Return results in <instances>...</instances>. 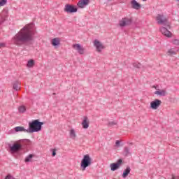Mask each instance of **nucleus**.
<instances>
[{
    "instance_id": "f257e3e1",
    "label": "nucleus",
    "mask_w": 179,
    "mask_h": 179,
    "mask_svg": "<svg viewBox=\"0 0 179 179\" xmlns=\"http://www.w3.org/2000/svg\"><path fill=\"white\" fill-rule=\"evenodd\" d=\"M34 24H29L24 27L18 33L12 38L13 44L15 45H31L34 41Z\"/></svg>"
},
{
    "instance_id": "f03ea898",
    "label": "nucleus",
    "mask_w": 179,
    "mask_h": 179,
    "mask_svg": "<svg viewBox=\"0 0 179 179\" xmlns=\"http://www.w3.org/2000/svg\"><path fill=\"white\" fill-rule=\"evenodd\" d=\"M44 125V122H40L39 120H35L29 122V128L27 129L28 134H33L34 132H39Z\"/></svg>"
},
{
    "instance_id": "7ed1b4c3",
    "label": "nucleus",
    "mask_w": 179,
    "mask_h": 179,
    "mask_svg": "<svg viewBox=\"0 0 179 179\" xmlns=\"http://www.w3.org/2000/svg\"><path fill=\"white\" fill-rule=\"evenodd\" d=\"M22 143L29 145V143H31V141L29 139L20 140L18 143H14L13 146L10 145V150L11 152H19V150H22V148H23V144Z\"/></svg>"
},
{
    "instance_id": "20e7f679",
    "label": "nucleus",
    "mask_w": 179,
    "mask_h": 179,
    "mask_svg": "<svg viewBox=\"0 0 179 179\" xmlns=\"http://www.w3.org/2000/svg\"><path fill=\"white\" fill-rule=\"evenodd\" d=\"M92 163L93 162H92V157H90V155H84L80 163V167H81L82 171H85L87 167H90V166H92Z\"/></svg>"
},
{
    "instance_id": "39448f33",
    "label": "nucleus",
    "mask_w": 179,
    "mask_h": 179,
    "mask_svg": "<svg viewBox=\"0 0 179 179\" xmlns=\"http://www.w3.org/2000/svg\"><path fill=\"white\" fill-rule=\"evenodd\" d=\"M156 20L158 24H163L168 29H170V22H169V19L166 15L163 14H158L156 17Z\"/></svg>"
},
{
    "instance_id": "423d86ee",
    "label": "nucleus",
    "mask_w": 179,
    "mask_h": 179,
    "mask_svg": "<svg viewBox=\"0 0 179 179\" xmlns=\"http://www.w3.org/2000/svg\"><path fill=\"white\" fill-rule=\"evenodd\" d=\"M132 22L133 20L131 17H125L119 21V26L120 27H127V26H131Z\"/></svg>"
},
{
    "instance_id": "0eeeda50",
    "label": "nucleus",
    "mask_w": 179,
    "mask_h": 179,
    "mask_svg": "<svg viewBox=\"0 0 179 179\" xmlns=\"http://www.w3.org/2000/svg\"><path fill=\"white\" fill-rule=\"evenodd\" d=\"M64 10L66 13H75L78 12V8L73 5L66 4Z\"/></svg>"
},
{
    "instance_id": "6e6552de",
    "label": "nucleus",
    "mask_w": 179,
    "mask_h": 179,
    "mask_svg": "<svg viewBox=\"0 0 179 179\" xmlns=\"http://www.w3.org/2000/svg\"><path fill=\"white\" fill-rule=\"evenodd\" d=\"M122 164V159H119L115 163H112L110 164L111 171H115V170H118L121 167Z\"/></svg>"
},
{
    "instance_id": "1a4fd4ad",
    "label": "nucleus",
    "mask_w": 179,
    "mask_h": 179,
    "mask_svg": "<svg viewBox=\"0 0 179 179\" xmlns=\"http://www.w3.org/2000/svg\"><path fill=\"white\" fill-rule=\"evenodd\" d=\"M94 45L96 48L97 52H101V50H104V48H106V46H103V43L97 39L94 41Z\"/></svg>"
},
{
    "instance_id": "9d476101",
    "label": "nucleus",
    "mask_w": 179,
    "mask_h": 179,
    "mask_svg": "<svg viewBox=\"0 0 179 179\" xmlns=\"http://www.w3.org/2000/svg\"><path fill=\"white\" fill-rule=\"evenodd\" d=\"M72 47L80 55H83V54H85V48H83V46L80 45V44L76 43V44H73Z\"/></svg>"
},
{
    "instance_id": "9b49d317",
    "label": "nucleus",
    "mask_w": 179,
    "mask_h": 179,
    "mask_svg": "<svg viewBox=\"0 0 179 179\" xmlns=\"http://www.w3.org/2000/svg\"><path fill=\"white\" fill-rule=\"evenodd\" d=\"M160 106H162V101L160 99H155L150 103V108L152 110H157Z\"/></svg>"
},
{
    "instance_id": "f8f14e48",
    "label": "nucleus",
    "mask_w": 179,
    "mask_h": 179,
    "mask_svg": "<svg viewBox=\"0 0 179 179\" xmlns=\"http://www.w3.org/2000/svg\"><path fill=\"white\" fill-rule=\"evenodd\" d=\"M159 30L164 36H166V37L170 38L173 36V34H171L166 27H162Z\"/></svg>"
},
{
    "instance_id": "ddd939ff",
    "label": "nucleus",
    "mask_w": 179,
    "mask_h": 179,
    "mask_svg": "<svg viewBox=\"0 0 179 179\" xmlns=\"http://www.w3.org/2000/svg\"><path fill=\"white\" fill-rule=\"evenodd\" d=\"M89 118L87 117V116H85L83 122L81 123V124L83 125V128L84 129H87V128H89Z\"/></svg>"
},
{
    "instance_id": "4468645a",
    "label": "nucleus",
    "mask_w": 179,
    "mask_h": 179,
    "mask_svg": "<svg viewBox=\"0 0 179 179\" xmlns=\"http://www.w3.org/2000/svg\"><path fill=\"white\" fill-rule=\"evenodd\" d=\"M131 8H133V9H136V10H138V9L141 8V4L138 3V1H136V0H132L131 1Z\"/></svg>"
},
{
    "instance_id": "2eb2a0df",
    "label": "nucleus",
    "mask_w": 179,
    "mask_h": 179,
    "mask_svg": "<svg viewBox=\"0 0 179 179\" xmlns=\"http://www.w3.org/2000/svg\"><path fill=\"white\" fill-rule=\"evenodd\" d=\"M6 17H8V14L6 12H3L0 15V24H2L6 20Z\"/></svg>"
},
{
    "instance_id": "dca6fc26",
    "label": "nucleus",
    "mask_w": 179,
    "mask_h": 179,
    "mask_svg": "<svg viewBox=\"0 0 179 179\" xmlns=\"http://www.w3.org/2000/svg\"><path fill=\"white\" fill-rule=\"evenodd\" d=\"M61 44L59 38H55L52 40V45L53 47H58Z\"/></svg>"
},
{
    "instance_id": "f3484780",
    "label": "nucleus",
    "mask_w": 179,
    "mask_h": 179,
    "mask_svg": "<svg viewBox=\"0 0 179 179\" xmlns=\"http://www.w3.org/2000/svg\"><path fill=\"white\" fill-rule=\"evenodd\" d=\"M155 94H157V96H166V94H167V92L165 90H160L158 89V90L155 92Z\"/></svg>"
},
{
    "instance_id": "a211bd4d",
    "label": "nucleus",
    "mask_w": 179,
    "mask_h": 179,
    "mask_svg": "<svg viewBox=\"0 0 179 179\" xmlns=\"http://www.w3.org/2000/svg\"><path fill=\"white\" fill-rule=\"evenodd\" d=\"M130 173H131V168L129 166H127L122 173L123 178H127V177H128V175Z\"/></svg>"
},
{
    "instance_id": "6ab92c4d",
    "label": "nucleus",
    "mask_w": 179,
    "mask_h": 179,
    "mask_svg": "<svg viewBox=\"0 0 179 179\" xmlns=\"http://www.w3.org/2000/svg\"><path fill=\"white\" fill-rule=\"evenodd\" d=\"M15 132H27V129H24L23 127H15Z\"/></svg>"
},
{
    "instance_id": "aec40b11",
    "label": "nucleus",
    "mask_w": 179,
    "mask_h": 179,
    "mask_svg": "<svg viewBox=\"0 0 179 179\" xmlns=\"http://www.w3.org/2000/svg\"><path fill=\"white\" fill-rule=\"evenodd\" d=\"M70 138H71V139H76V132L75 131V129H71L70 130Z\"/></svg>"
},
{
    "instance_id": "412c9836",
    "label": "nucleus",
    "mask_w": 179,
    "mask_h": 179,
    "mask_svg": "<svg viewBox=\"0 0 179 179\" xmlns=\"http://www.w3.org/2000/svg\"><path fill=\"white\" fill-rule=\"evenodd\" d=\"M27 68H33L34 66V59H30L27 62Z\"/></svg>"
},
{
    "instance_id": "4be33fe9",
    "label": "nucleus",
    "mask_w": 179,
    "mask_h": 179,
    "mask_svg": "<svg viewBox=\"0 0 179 179\" xmlns=\"http://www.w3.org/2000/svg\"><path fill=\"white\" fill-rule=\"evenodd\" d=\"M124 156H129V155H131V151L129 150V148L128 147L124 148Z\"/></svg>"
},
{
    "instance_id": "5701e85b",
    "label": "nucleus",
    "mask_w": 179,
    "mask_h": 179,
    "mask_svg": "<svg viewBox=\"0 0 179 179\" xmlns=\"http://www.w3.org/2000/svg\"><path fill=\"white\" fill-rule=\"evenodd\" d=\"M34 157V155L30 154L29 155L24 159L25 163H29V162H31V159Z\"/></svg>"
},
{
    "instance_id": "b1692460",
    "label": "nucleus",
    "mask_w": 179,
    "mask_h": 179,
    "mask_svg": "<svg viewBox=\"0 0 179 179\" xmlns=\"http://www.w3.org/2000/svg\"><path fill=\"white\" fill-rule=\"evenodd\" d=\"M13 87L14 90H19V82L18 81L14 82V83L13 84Z\"/></svg>"
},
{
    "instance_id": "393cba45",
    "label": "nucleus",
    "mask_w": 179,
    "mask_h": 179,
    "mask_svg": "<svg viewBox=\"0 0 179 179\" xmlns=\"http://www.w3.org/2000/svg\"><path fill=\"white\" fill-rule=\"evenodd\" d=\"M77 6L79 8H85V6H87L86 4H84L82 0L79 1L77 3Z\"/></svg>"
},
{
    "instance_id": "a878e982",
    "label": "nucleus",
    "mask_w": 179,
    "mask_h": 179,
    "mask_svg": "<svg viewBox=\"0 0 179 179\" xmlns=\"http://www.w3.org/2000/svg\"><path fill=\"white\" fill-rule=\"evenodd\" d=\"M19 113H23L26 112V107L21 106L18 108Z\"/></svg>"
},
{
    "instance_id": "bb28decb",
    "label": "nucleus",
    "mask_w": 179,
    "mask_h": 179,
    "mask_svg": "<svg viewBox=\"0 0 179 179\" xmlns=\"http://www.w3.org/2000/svg\"><path fill=\"white\" fill-rule=\"evenodd\" d=\"M168 55H176V52L173 49H169L167 52Z\"/></svg>"
},
{
    "instance_id": "cd10ccee",
    "label": "nucleus",
    "mask_w": 179,
    "mask_h": 179,
    "mask_svg": "<svg viewBox=\"0 0 179 179\" xmlns=\"http://www.w3.org/2000/svg\"><path fill=\"white\" fill-rule=\"evenodd\" d=\"M8 3V0H0V6H5V4Z\"/></svg>"
},
{
    "instance_id": "c85d7f7f",
    "label": "nucleus",
    "mask_w": 179,
    "mask_h": 179,
    "mask_svg": "<svg viewBox=\"0 0 179 179\" xmlns=\"http://www.w3.org/2000/svg\"><path fill=\"white\" fill-rule=\"evenodd\" d=\"M134 68H137L138 69H139L141 66H142V64H141V63H134Z\"/></svg>"
},
{
    "instance_id": "c756f323",
    "label": "nucleus",
    "mask_w": 179,
    "mask_h": 179,
    "mask_svg": "<svg viewBox=\"0 0 179 179\" xmlns=\"http://www.w3.org/2000/svg\"><path fill=\"white\" fill-rule=\"evenodd\" d=\"M173 44L174 45H179V40L178 39H174L172 41Z\"/></svg>"
},
{
    "instance_id": "7c9ffc66",
    "label": "nucleus",
    "mask_w": 179,
    "mask_h": 179,
    "mask_svg": "<svg viewBox=\"0 0 179 179\" xmlns=\"http://www.w3.org/2000/svg\"><path fill=\"white\" fill-rule=\"evenodd\" d=\"M5 179H15V178H13V176H12V175L8 174L6 176Z\"/></svg>"
},
{
    "instance_id": "2f4dec72",
    "label": "nucleus",
    "mask_w": 179,
    "mask_h": 179,
    "mask_svg": "<svg viewBox=\"0 0 179 179\" xmlns=\"http://www.w3.org/2000/svg\"><path fill=\"white\" fill-rule=\"evenodd\" d=\"M108 125H109V127H113V125H117V122H109Z\"/></svg>"
},
{
    "instance_id": "473e14b6",
    "label": "nucleus",
    "mask_w": 179,
    "mask_h": 179,
    "mask_svg": "<svg viewBox=\"0 0 179 179\" xmlns=\"http://www.w3.org/2000/svg\"><path fill=\"white\" fill-rule=\"evenodd\" d=\"M85 5L87 6L89 5V2H90V0H81Z\"/></svg>"
},
{
    "instance_id": "72a5a7b5",
    "label": "nucleus",
    "mask_w": 179,
    "mask_h": 179,
    "mask_svg": "<svg viewBox=\"0 0 179 179\" xmlns=\"http://www.w3.org/2000/svg\"><path fill=\"white\" fill-rule=\"evenodd\" d=\"M57 155V150L53 149L52 152V156H56Z\"/></svg>"
},
{
    "instance_id": "f704fd0d",
    "label": "nucleus",
    "mask_w": 179,
    "mask_h": 179,
    "mask_svg": "<svg viewBox=\"0 0 179 179\" xmlns=\"http://www.w3.org/2000/svg\"><path fill=\"white\" fill-rule=\"evenodd\" d=\"M6 44L4 43H0V48H3L6 47Z\"/></svg>"
},
{
    "instance_id": "c9c22d12",
    "label": "nucleus",
    "mask_w": 179,
    "mask_h": 179,
    "mask_svg": "<svg viewBox=\"0 0 179 179\" xmlns=\"http://www.w3.org/2000/svg\"><path fill=\"white\" fill-rule=\"evenodd\" d=\"M120 141H116L115 145H116V146H117V148H120Z\"/></svg>"
},
{
    "instance_id": "e433bc0d",
    "label": "nucleus",
    "mask_w": 179,
    "mask_h": 179,
    "mask_svg": "<svg viewBox=\"0 0 179 179\" xmlns=\"http://www.w3.org/2000/svg\"><path fill=\"white\" fill-rule=\"evenodd\" d=\"M171 179H177V178H176V176H174V175H172Z\"/></svg>"
},
{
    "instance_id": "4c0bfd02",
    "label": "nucleus",
    "mask_w": 179,
    "mask_h": 179,
    "mask_svg": "<svg viewBox=\"0 0 179 179\" xmlns=\"http://www.w3.org/2000/svg\"><path fill=\"white\" fill-rule=\"evenodd\" d=\"M152 87H154V89H156V90H157V87L154 85Z\"/></svg>"
},
{
    "instance_id": "58836bf2",
    "label": "nucleus",
    "mask_w": 179,
    "mask_h": 179,
    "mask_svg": "<svg viewBox=\"0 0 179 179\" xmlns=\"http://www.w3.org/2000/svg\"><path fill=\"white\" fill-rule=\"evenodd\" d=\"M178 2V6L179 7V0L176 1Z\"/></svg>"
},
{
    "instance_id": "ea45409f",
    "label": "nucleus",
    "mask_w": 179,
    "mask_h": 179,
    "mask_svg": "<svg viewBox=\"0 0 179 179\" xmlns=\"http://www.w3.org/2000/svg\"><path fill=\"white\" fill-rule=\"evenodd\" d=\"M129 145H133V143H129Z\"/></svg>"
},
{
    "instance_id": "a19ab883",
    "label": "nucleus",
    "mask_w": 179,
    "mask_h": 179,
    "mask_svg": "<svg viewBox=\"0 0 179 179\" xmlns=\"http://www.w3.org/2000/svg\"><path fill=\"white\" fill-rule=\"evenodd\" d=\"M53 96H55V93H53Z\"/></svg>"
},
{
    "instance_id": "79ce46f5",
    "label": "nucleus",
    "mask_w": 179,
    "mask_h": 179,
    "mask_svg": "<svg viewBox=\"0 0 179 179\" xmlns=\"http://www.w3.org/2000/svg\"><path fill=\"white\" fill-rule=\"evenodd\" d=\"M143 1H146V0H143Z\"/></svg>"
}]
</instances>
